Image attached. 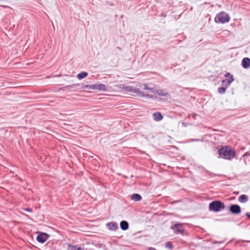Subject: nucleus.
I'll use <instances>...</instances> for the list:
<instances>
[{"instance_id":"obj_1","label":"nucleus","mask_w":250,"mask_h":250,"mask_svg":"<svg viewBox=\"0 0 250 250\" xmlns=\"http://www.w3.org/2000/svg\"><path fill=\"white\" fill-rule=\"evenodd\" d=\"M218 154L222 159L231 160L235 157L236 153L234 149L231 147L224 146L219 149Z\"/></svg>"},{"instance_id":"obj_2","label":"nucleus","mask_w":250,"mask_h":250,"mask_svg":"<svg viewBox=\"0 0 250 250\" xmlns=\"http://www.w3.org/2000/svg\"><path fill=\"white\" fill-rule=\"evenodd\" d=\"M225 208L224 204L219 201H212L209 205V210L215 212H218L221 209H223Z\"/></svg>"},{"instance_id":"obj_3","label":"nucleus","mask_w":250,"mask_h":250,"mask_svg":"<svg viewBox=\"0 0 250 250\" xmlns=\"http://www.w3.org/2000/svg\"><path fill=\"white\" fill-rule=\"evenodd\" d=\"M229 21V17L228 14L223 12L218 14L215 18V21L216 22H221L223 23L228 22Z\"/></svg>"},{"instance_id":"obj_4","label":"nucleus","mask_w":250,"mask_h":250,"mask_svg":"<svg viewBox=\"0 0 250 250\" xmlns=\"http://www.w3.org/2000/svg\"><path fill=\"white\" fill-rule=\"evenodd\" d=\"M225 76L226 77H229L228 79H224L222 80V84L223 86L228 87L230 84L234 81V79L233 78V76L230 75L229 72L227 73Z\"/></svg>"},{"instance_id":"obj_5","label":"nucleus","mask_w":250,"mask_h":250,"mask_svg":"<svg viewBox=\"0 0 250 250\" xmlns=\"http://www.w3.org/2000/svg\"><path fill=\"white\" fill-rule=\"evenodd\" d=\"M49 236V235L46 233L40 232L37 236L36 239L39 242L43 243L47 240Z\"/></svg>"},{"instance_id":"obj_6","label":"nucleus","mask_w":250,"mask_h":250,"mask_svg":"<svg viewBox=\"0 0 250 250\" xmlns=\"http://www.w3.org/2000/svg\"><path fill=\"white\" fill-rule=\"evenodd\" d=\"M91 90H98L99 91H106L107 89L105 84L102 83H95L92 84Z\"/></svg>"},{"instance_id":"obj_7","label":"nucleus","mask_w":250,"mask_h":250,"mask_svg":"<svg viewBox=\"0 0 250 250\" xmlns=\"http://www.w3.org/2000/svg\"><path fill=\"white\" fill-rule=\"evenodd\" d=\"M176 233H182L184 229L182 224H175L174 226L171 227Z\"/></svg>"},{"instance_id":"obj_8","label":"nucleus","mask_w":250,"mask_h":250,"mask_svg":"<svg viewBox=\"0 0 250 250\" xmlns=\"http://www.w3.org/2000/svg\"><path fill=\"white\" fill-rule=\"evenodd\" d=\"M230 211L233 214H239L241 212V208L238 205H232L229 208Z\"/></svg>"},{"instance_id":"obj_9","label":"nucleus","mask_w":250,"mask_h":250,"mask_svg":"<svg viewBox=\"0 0 250 250\" xmlns=\"http://www.w3.org/2000/svg\"><path fill=\"white\" fill-rule=\"evenodd\" d=\"M242 67L245 69H248L250 67V59L244 58L242 61Z\"/></svg>"},{"instance_id":"obj_10","label":"nucleus","mask_w":250,"mask_h":250,"mask_svg":"<svg viewBox=\"0 0 250 250\" xmlns=\"http://www.w3.org/2000/svg\"><path fill=\"white\" fill-rule=\"evenodd\" d=\"M153 119L156 121H160L163 118V116L162 114L160 112H155L152 115Z\"/></svg>"},{"instance_id":"obj_11","label":"nucleus","mask_w":250,"mask_h":250,"mask_svg":"<svg viewBox=\"0 0 250 250\" xmlns=\"http://www.w3.org/2000/svg\"><path fill=\"white\" fill-rule=\"evenodd\" d=\"M124 90H125L126 91L128 92H131L133 93H135V92H138L139 89L134 88L133 86H125L123 88Z\"/></svg>"},{"instance_id":"obj_12","label":"nucleus","mask_w":250,"mask_h":250,"mask_svg":"<svg viewBox=\"0 0 250 250\" xmlns=\"http://www.w3.org/2000/svg\"><path fill=\"white\" fill-rule=\"evenodd\" d=\"M67 249L68 250H84L83 248H82L80 247H77L75 246H72L69 245V244H67Z\"/></svg>"},{"instance_id":"obj_13","label":"nucleus","mask_w":250,"mask_h":250,"mask_svg":"<svg viewBox=\"0 0 250 250\" xmlns=\"http://www.w3.org/2000/svg\"><path fill=\"white\" fill-rule=\"evenodd\" d=\"M155 94H157L161 96H167L168 95L167 91L165 89H159L157 90H156V92Z\"/></svg>"},{"instance_id":"obj_14","label":"nucleus","mask_w":250,"mask_h":250,"mask_svg":"<svg viewBox=\"0 0 250 250\" xmlns=\"http://www.w3.org/2000/svg\"><path fill=\"white\" fill-rule=\"evenodd\" d=\"M128 223L126 221H122L120 223L121 229L123 230H126L128 229Z\"/></svg>"},{"instance_id":"obj_15","label":"nucleus","mask_w":250,"mask_h":250,"mask_svg":"<svg viewBox=\"0 0 250 250\" xmlns=\"http://www.w3.org/2000/svg\"><path fill=\"white\" fill-rule=\"evenodd\" d=\"M108 228L110 230H115L118 229V225L116 223L110 222L107 225Z\"/></svg>"},{"instance_id":"obj_16","label":"nucleus","mask_w":250,"mask_h":250,"mask_svg":"<svg viewBox=\"0 0 250 250\" xmlns=\"http://www.w3.org/2000/svg\"><path fill=\"white\" fill-rule=\"evenodd\" d=\"M131 199L134 201H139L142 199V197L139 194L134 193L132 194Z\"/></svg>"},{"instance_id":"obj_17","label":"nucleus","mask_w":250,"mask_h":250,"mask_svg":"<svg viewBox=\"0 0 250 250\" xmlns=\"http://www.w3.org/2000/svg\"><path fill=\"white\" fill-rule=\"evenodd\" d=\"M135 93L138 95L140 97H146L151 98H152L153 97V95H149L147 94H144L143 92L141 91L139 89L138 92L136 91V92H135Z\"/></svg>"},{"instance_id":"obj_18","label":"nucleus","mask_w":250,"mask_h":250,"mask_svg":"<svg viewBox=\"0 0 250 250\" xmlns=\"http://www.w3.org/2000/svg\"><path fill=\"white\" fill-rule=\"evenodd\" d=\"M248 200V196L246 195L243 194L239 197L238 200L241 203H246Z\"/></svg>"},{"instance_id":"obj_19","label":"nucleus","mask_w":250,"mask_h":250,"mask_svg":"<svg viewBox=\"0 0 250 250\" xmlns=\"http://www.w3.org/2000/svg\"><path fill=\"white\" fill-rule=\"evenodd\" d=\"M143 88L146 90H149L150 92H152L153 93H155L156 90L154 89L153 88H150L147 86V84H143Z\"/></svg>"},{"instance_id":"obj_20","label":"nucleus","mask_w":250,"mask_h":250,"mask_svg":"<svg viewBox=\"0 0 250 250\" xmlns=\"http://www.w3.org/2000/svg\"><path fill=\"white\" fill-rule=\"evenodd\" d=\"M87 75H88V74L87 72H82V73L79 74L77 75V78L79 79H83V78L86 77L87 76Z\"/></svg>"},{"instance_id":"obj_21","label":"nucleus","mask_w":250,"mask_h":250,"mask_svg":"<svg viewBox=\"0 0 250 250\" xmlns=\"http://www.w3.org/2000/svg\"><path fill=\"white\" fill-rule=\"evenodd\" d=\"M227 87H226V86H223L221 87H219L218 88V92L220 93V94H224L225 92H226V89H227Z\"/></svg>"},{"instance_id":"obj_22","label":"nucleus","mask_w":250,"mask_h":250,"mask_svg":"<svg viewBox=\"0 0 250 250\" xmlns=\"http://www.w3.org/2000/svg\"><path fill=\"white\" fill-rule=\"evenodd\" d=\"M166 246L167 248L171 249L173 248V245L170 242H168L166 244Z\"/></svg>"},{"instance_id":"obj_23","label":"nucleus","mask_w":250,"mask_h":250,"mask_svg":"<svg viewBox=\"0 0 250 250\" xmlns=\"http://www.w3.org/2000/svg\"><path fill=\"white\" fill-rule=\"evenodd\" d=\"M67 127L70 128V126H69V125H67L65 123H63V130H68Z\"/></svg>"},{"instance_id":"obj_24","label":"nucleus","mask_w":250,"mask_h":250,"mask_svg":"<svg viewBox=\"0 0 250 250\" xmlns=\"http://www.w3.org/2000/svg\"><path fill=\"white\" fill-rule=\"evenodd\" d=\"M84 87L88 89H92V84H86Z\"/></svg>"},{"instance_id":"obj_25","label":"nucleus","mask_w":250,"mask_h":250,"mask_svg":"<svg viewBox=\"0 0 250 250\" xmlns=\"http://www.w3.org/2000/svg\"><path fill=\"white\" fill-rule=\"evenodd\" d=\"M24 210L26 211L30 212H32L33 211L32 209H31V208H24Z\"/></svg>"},{"instance_id":"obj_26","label":"nucleus","mask_w":250,"mask_h":250,"mask_svg":"<svg viewBox=\"0 0 250 250\" xmlns=\"http://www.w3.org/2000/svg\"><path fill=\"white\" fill-rule=\"evenodd\" d=\"M246 215L249 218H250V213L249 212H247L246 213Z\"/></svg>"},{"instance_id":"obj_27","label":"nucleus","mask_w":250,"mask_h":250,"mask_svg":"<svg viewBox=\"0 0 250 250\" xmlns=\"http://www.w3.org/2000/svg\"><path fill=\"white\" fill-rule=\"evenodd\" d=\"M148 250H157L154 248L150 247V248H149Z\"/></svg>"},{"instance_id":"obj_28","label":"nucleus","mask_w":250,"mask_h":250,"mask_svg":"<svg viewBox=\"0 0 250 250\" xmlns=\"http://www.w3.org/2000/svg\"><path fill=\"white\" fill-rule=\"evenodd\" d=\"M63 121H64V118H66V116H64V115H63Z\"/></svg>"},{"instance_id":"obj_29","label":"nucleus","mask_w":250,"mask_h":250,"mask_svg":"<svg viewBox=\"0 0 250 250\" xmlns=\"http://www.w3.org/2000/svg\"><path fill=\"white\" fill-rule=\"evenodd\" d=\"M248 242H250V241H248Z\"/></svg>"}]
</instances>
